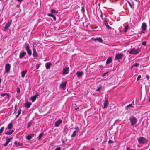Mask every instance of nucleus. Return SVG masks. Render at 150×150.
<instances>
[{
	"label": "nucleus",
	"mask_w": 150,
	"mask_h": 150,
	"mask_svg": "<svg viewBox=\"0 0 150 150\" xmlns=\"http://www.w3.org/2000/svg\"><path fill=\"white\" fill-rule=\"evenodd\" d=\"M105 101L104 103V106L103 108H106L108 104V98L107 97H105Z\"/></svg>",
	"instance_id": "nucleus-11"
},
{
	"label": "nucleus",
	"mask_w": 150,
	"mask_h": 150,
	"mask_svg": "<svg viewBox=\"0 0 150 150\" xmlns=\"http://www.w3.org/2000/svg\"><path fill=\"white\" fill-rule=\"evenodd\" d=\"M149 23H150V21H149Z\"/></svg>",
	"instance_id": "nucleus-64"
},
{
	"label": "nucleus",
	"mask_w": 150,
	"mask_h": 150,
	"mask_svg": "<svg viewBox=\"0 0 150 150\" xmlns=\"http://www.w3.org/2000/svg\"><path fill=\"white\" fill-rule=\"evenodd\" d=\"M16 7L17 8H19V6L18 4H17Z\"/></svg>",
	"instance_id": "nucleus-58"
},
{
	"label": "nucleus",
	"mask_w": 150,
	"mask_h": 150,
	"mask_svg": "<svg viewBox=\"0 0 150 150\" xmlns=\"http://www.w3.org/2000/svg\"><path fill=\"white\" fill-rule=\"evenodd\" d=\"M132 107V104H129V105H127L126 107V109H127L129 107Z\"/></svg>",
	"instance_id": "nucleus-36"
},
{
	"label": "nucleus",
	"mask_w": 150,
	"mask_h": 150,
	"mask_svg": "<svg viewBox=\"0 0 150 150\" xmlns=\"http://www.w3.org/2000/svg\"><path fill=\"white\" fill-rule=\"evenodd\" d=\"M100 66V68L102 67V66H100H100Z\"/></svg>",
	"instance_id": "nucleus-63"
},
{
	"label": "nucleus",
	"mask_w": 150,
	"mask_h": 150,
	"mask_svg": "<svg viewBox=\"0 0 150 150\" xmlns=\"http://www.w3.org/2000/svg\"><path fill=\"white\" fill-rule=\"evenodd\" d=\"M26 53L25 52H23L21 53L19 55V58H21L25 56L26 55Z\"/></svg>",
	"instance_id": "nucleus-19"
},
{
	"label": "nucleus",
	"mask_w": 150,
	"mask_h": 150,
	"mask_svg": "<svg viewBox=\"0 0 150 150\" xmlns=\"http://www.w3.org/2000/svg\"><path fill=\"white\" fill-rule=\"evenodd\" d=\"M40 65H41V64H36V68L37 69H38L39 68L40 66Z\"/></svg>",
	"instance_id": "nucleus-40"
},
{
	"label": "nucleus",
	"mask_w": 150,
	"mask_h": 150,
	"mask_svg": "<svg viewBox=\"0 0 150 150\" xmlns=\"http://www.w3.org/2000/svg\"><path fill=\"white\" fill-rule=\"evenodd\" d=\"M11 68V64H10L8 63L5 65V73H8L9 71Z\"/></svg>",
	"instance_id": "nucleus-6"
},
{
	"label": "nucleus",
	"mask_w": 150,
	"mask_h": 150,
	"mask_svg": "<svg viewBox=\"0 0 150 150\" xmlns=\"http://www.w3.org/2000/svg\"><path fill=\"white\" fill-rule=\"evenodd\" d=\"M146 77L147 80H148L149 79V77L148 75H146Z\"/></svg>",
	"instance_id": "nucleus-53"
},
{
	"label": "nucleus",
	"mask_w": 150,
	"mask_h": 150,
	"mask_svg": "<svg viewBox=\"0 0 150 150\" xmlns=\"http://www.w3.org/2000/svg\"><path fill=\"white\" fill-rule=\"evenodd\" d=\"M15 109H14V112H16V108H17V105H16L15 106Z\"/></svg>",
	"instance_id": "nucleus-44"
},
{
	"label": "nucleus",
	"mask_w": 150,
	"mask_h": 150,
	"mask_svg": "<svg viewBox=\"0 0 150 150\" xmlns=\"http://www.w3.org/2000/svg\"><path fill=\"white\" fill-rule=\"evenodd\" d=\"M21 109H19L18 110V114L20 115L21 113Z\"/></svg>",
	"instance_id": "nucleus-45"
},
{
	"label": "nucleus",
	"mask_w": 150,
	"mask_h": 150,
	"mask_svg": "<svg viewBox=\"0 0 150 150\" xmlns=\"http://www.w3.org/2000/svg\"><path fill=\"white\" fill-rule=\"evenodd\" d=\"M35 135L33 134H31L30 135H28L26 136V138L28 140H30L32 138L34 137Z\"/></svg>",
	"instance_id": "nucleus-16"
},
{
	"label": "nucleus",
	"mask_w": 150,
	"mask_h": 150,
	"mask_svg": "<svg viewBox=\"0 0 150 150\" xmlns=\"http://www.w3.org/2000/svg\"><path fill=\"white\" fill-rule=\"evenodd\" d=\"M6 95H7V93H2L1 94V95L3 97L4 96H6Z\"/></svg>",
	"instance_id": "nucleus-47"
},
{
	"label": "nucleus",
	"mask_w": 150,
	"mask_h": 150,
	"mask_svg": "<svg viewBox=\"0 0 150 150\" xmlns=\"http://www.w3.org/2000/svg\"><path fill=\"white\" fill-rule=\"evenodd\" d=\"M14 144L15 145H16L17 146H22L23 145V143H20L19 142L17 143L16 142H14Z\"/></svg>",
	"instance_id": "nucleus-28"
},
{
	"label": "nucleus",
	"mask_w": 150,
	"mask_h": 150,
	"mask_svg": "<svg viewBox=\"0 0 150 150\" xmlns=\"http://www.w3.org/2000/svg\"><path fill=\"white\" fill-rule=\"evenodd\" d=\"M112 57H110L107 59L106 62V63L107 64H109L112 61Z\"/></svg>",
	"instance_id": "nucleus-26"
},
{
	"label": "nucleus",
	"mask_w": 150,
	"mask_h": 150,
	"mask_svg": "<svg viewBox=\"0 0 150 150\" xmlns=\"http://www.w3.org/2000/svg\"><path fill=\"white\" fill-rule=\"evenodd\" d=\"M55 150H61V148L60 147H59L56 148Z\"/></svg>",
	"instance_id": "nucleus-48"
},
{
	"label": "nucleus",
	"mask_w": 150,
	"mask_h": 150,
	"mask_svg": "<svg viewBox=\"0 0 150 150\" xmlns=\"http://www.w3.org/2000/svg\"><path fill=\"white\" fill-rule=\"evenodd\" d=\"M20 92V88L18 87H17V93H19Z\"/></svg>",
	"instance_id": "nucleus-42"
},
{
	"label": "nucleus",
	"mask_w": 150,
	"mask_h": 150,
	"mask_svg": "<svg viewBox=\"0 0 150 150\" xmlns=\"http://www.w3.org/2000/svg\"><path fill=\"white\" fill-rule=\"evenodd\" d=\"M51 12L52 13H54L55 14H57L58 13V10H56L54 9H52L51 10Z\"/></svg>",
	"instance_id": "nucleus-27"
},
{
	"label": "nucleus",
	"mask_w": 150,
	"mask_h": 150,
	"mask_svg": "<svg viewBox=\"0 0 150 150\" xmlns=\"http://www.w3.org/2000/svg\"><path fill=\"white\" fill-rule=\"evenodd\" d=\"M104 23H105V25L107 29L109 30H111L112 27L109 26L107 21H105V22H104Z\"/></svg>",
	"instance_id": "nucleus-20"
},
{
	"label": "nucleus",
	"mask_w": 150,
	"mask_h": 150,
	"mask_svg": "<svg viewBox=\"0 0 150 150\" xmlns=\"http://www.w3.org/2000/svg\"><path fill=\"white\" fill-rule=\"evenodd\" d=\"M141 78V75H139L137 77V81H138L139 80V79Z\"/></svg>",
	"instance_id": "nucleus-46"
},
{
	"label": "nucleus",
	"mask_w": 150,
	"mask_h": 150,
	"mask_svg": "<svg viewBox=\"0 0 150 150\" xmlns=\"http://www.w3.org/2000/svg\"><path fill=\"white\" fill-rule=\"evenodd\" d=\"M109 143H112V141L110 140H109L108 142Z\"/></svg>",
	"instance_id": "nucleus-55"
},
{
	"label": "nucleus",
	"mask_w": 150,
	"mask_h": 150,
	"mask_svg": "<svg viewBox=\"0 0 150 150\" xmlns=\"http://www.w3.org/2000/svg\"><path fill=\"white\" fill-rule=\"evenodd\" d=\"M82 8L81 11L83 12H84V11H85V9H84V7H82V8Z\"/></svg>",
	"instance_id": "nucleus-50"
},
{
	"label": "nucleus",
	"mask_w": 150,
	"mask_h": 150,
	"mask_svg": "<svg viewBox=\"0 0 150 150\" xmlns=\"http://www.w3.org/2000/svg\"><path fill=\"white\" fill-rule=\"evenodd\" d=\"M13 137H11L9 138L8 139H6V142H8V143H9V142L11 141Z\"/></svg>",
	"instance_id": "nucleus-32"
},
{
	"label": "nucleus",
	"mask_w": 150,
	"mask_h": 150,
	"mask_svg": "<svg viewBox=\"0 0 150 150\" xmlns=\"http://www.w3.org/2000/svg\"><path fill=\"white\" fill-rule=\"evenodd\" d=\"M131 126H133L137 122V119L134 116H131L129 118Z\"/></svg>",
	"instance_id": "nucleus-1"
},
{
	"label": "nucleus",
	"mask_w": 150,
	"mask_h": 150,
	"mask_svg": "<svg viewBox=\"0 0 150 150\" xmlns=\"http://www.w3.org/2000/svg\"><path fill=\"white\" fill-rule=\"evenodd\" d=\"M13 130H10L9 131H7L5 132V134L7 135H10L13 132Z\"/></svg>",
	"instance_id": "nucleus-21"
},
{
	"label": "nucleus",
	"mask_w": 150,
	"mask_h": 150,
	"mask_svg": "<svg viewBox=\"0 0 150 150\" xmlns=\"http://www.w3.org/2000/svg\"><path fill=\"white\" fill-rule=\"evenodd\" d=\"M100 17H101L102 19L103 20L104 22H105V17H106L105 15H103L102 12L101 11L100 12Z\"/></svg>",
	"instance_id": "nucleus-23"
},
{
	"label": "nucleus",
	"mask_w": 150,
	"mask_h": 150,
	"mask_svg": "<svg viewBox=\"0 0 150 150\" xmlns=\"http://www.w3.org/2000/svg\"><path fill=\"white\" fill-rule=\"evenodd\" d=\"M47 15L49 16L52 17L55 21L56 19V18L55 16L53 14L49 13L47 14Z\"/></svg>",
	"instance_id": "nucleus-24"
},
{
	"label": "nucleus",
	"mask_w": 150,
	"mask_h": 150,
	"mask_svg": "<svg viewBox=\"0 0 150 150\" xmlns=\"http://www.w3.org/2000/svg\"><path fill=\"white\" fill-rule=\"evenodd\" d=\"M27 72V71L26 70H23L22 71L21 74L22 77L23 78L25 77Z\"/></svg>",
	"instance_id": "nucleus-22"
},
{
	"label": "nucleus",
	"mask_w": 150,
	"mask_h": 150,
	"mask_svg": "<svg viewBox=\"0 0 150 150\" xmlns=\"http://www.w3.org/2000/svg\"><path fill=\"white\" fill-rule=\"evenodd\" d=\"M75 129H76V131H78V132L79 128L78 126L76 127L75 128Z\"/></svg>",
	"instance_id": "nucleus-49"
},
{
	"label": "nucleus",
	"mask_w": 150,
	"mask_h": 150,
	"mask_svg": "<svg viewBox=\"0 0 150 150\" xmlns=\"http://www.w3.org/2000/svg\"><path fill=\"white\" fill-rule=\"evenodd\" d=\"M4 127H2L0 129V133H1L3 131L4 129Z\"/></svg>",
	"instance_id": "nucleus-39"
},
{
	"label": "nucleus",
	"mask_w": 150,
	"mask_h": 150,
	"mask_svg": "<svg viewBox=\"0 0 150 150\" xmlns=\"http://www.w3.org/2000/svg\"><path fill=\"white\" fill-rule=\"evenodd\" d=\"M128 25H127V26L125 27L124 29V32H126L128 30Z\"/></svg>",
	"instance_id": "nucleus-34"
},
{
	"label": "nucleus",
	"mask_w": 150,
	"mask_h": 150,
	"mask_svg": "<svg viewBox=\"0 0 150 150\" xmlns=\"http://www.w3.org/2000/svg\"><path fill=\"white\" fill-rule=\"evenodd\" d=\"M91 39L95 41H98L99 42L102 43L103 42V40L100 37L97 38H91Z\"/></svg>",
	"instance_id": "nucleus-12"
},
{
	"label": "nucleus",
	"mask_w": 150,
	"mask_h": 150,
	"mask_svg": "<svg viewBox=\"0 0 150 150\" xmlns=\"http://www.w3.org/2000/svg\"><path fill=\"white\" fill-rule=\"evenodd\" d=\"M67 83V81L62 83L60 85V88L63 89H65Z\"/></svg>",
	"instance_id": "nucleus-15"
},
{
	"label": "nucleus",
	"mask_w": 150,
	"mask_h": 150,
	"mask_svg": "<svg viewBox=\"0 0 150 150\" xmlns=\"http://www.w3.org/2000/svg\"><path fill=\"white\" fill-rule=\"evenodd\" d=\"M139 64L138 63H135L132 66V67H138L139 66Z\"/></svg>",
	"instance_id": "nucleus-35"
},
{
	"label": "nucleus",
	"mask_w": 150,
	"mask_h": 150,
	"mask_svg": "<svg viewBox=\"0 0 150 150\" xmlns=\"http://www.w3.org/2000/svg\"><path fill=\"white\" fill-rule=\"evenodd\" d=\"M123 57V54L121 53H118L117 54L115 57V60H117L120 62L119 60L121 59Z\"/></svg>",
	"instance_id": "nucleus-4"
},
{
	"label": "nucleus",
	"mask_w": 150,
	"mask_h": 150,
	"mask_svg": "<svg viewBox=\"0 0 150 150\" xmlns=\"http://www.w3.org/2000/svg\"><path fill=\"white\" fill-rule=\"evenodd\" d=\"M146 27H147V25L146 23H142V26H141V28L142 30L145 31H146L147 29H146Z\"/></svg>",
	"instance_id": "nucleus-13"
},
{
	"label": "nucleus",
	"mask_w": 150,
	"mask_h": 150,
	"mask_svg": "<svg viewBox=\"0 0 150 150\" xmlns=\"http://www.w3.org/2000/svg\"><path fill=\"white\" fill-rule=\"evenodd\" d=\"M126 150H134V149H131L130 147H128L127 148Z\"/></svg>",
	"instance_id": "nucleus-52"
},
{
	"label": "nucleus",
	"mask_w": 150,
	"mask_h": 150,
	"mask_svg": "<svg viewBox=\"0 0 150 150\" xmlns=\"http://www.w3.org/2000/svg\"><path fill=\"white\" fill-rule=\"evenodd\" d=\"M32 124L31 121H30L28 123L27 128H29L31 126Z\"/></svg>",
	"instance_id": "nucleus-33"
},
{
	"label": "nucleus",
	"mask_w": 150,
	"mask_h": 150,
	"mask_svg": "<svg viewBox=\"0 0 150 150\" xmlns=\"http://www.w3.org/2000/svg\"><path fill=\"white\" fill-rule=\"evenodd\" d=\"M69 72V68L68 67H66L64 68L62 72V74L64 75L68 74Z\"/></svg>",
	"instance_id": "nucleus-7"
},
{
	"label": "nucleus",
	"mask_w": 150,
	"mask_h": 150,
	"mask_svg": "<svg viewBox=\"0 0 150 150\" xmlns=\"http://www.w3.org/2000/svg\"><path fill=\"white\" fill-rule=\"evenodd\" d=\"M62 123V120L61 119H59L58 120L56 121L54 123V126L55 127H58L60 124Z\"/></svg>",
	"instance_id": "nucleus-10"
},
{
	"label": "nucleus",
	"mask_w": 150,
	"mask_h": 150,
	"mask_svg": "<svg viewBox=\"0 0 150 150\" xmlns=\"http://www.w3.org/2000/svg\"><path fill=\"white\" fill-rule=\"evenodd\" d=\"M102 86L101 85L99 87H98V88L96 90V91H100L101 88Z\"/></svg>",
	"instance_id": "nucleus-37"
},
{
	"label": "nucleus",
	"mask_w": 150,
	"mask_h": 150,
	"mask_svg": "<svg viewBox=\"0 0 150 150\" xmlns=\"http://www.w3.org/2000/svg\"><path fill=\"white\" fill-rule=\"evenodd\" d=\"M50 146H54V145H53V144H50Z\"/></svg>",
	"instance_id": "nucleus-62"
},
{
	"label": "nucleus",
	"mask_w": 150,
	"mask_h": 150,
	"mask_svg": "<svg viewBox=\"0 0 150 150\" xmlns=\"http://www.w3.org/2000/svg\"><path fill=\"white\" fill-rule=\"evenodd\" d=\"M148 101L150 102V97L149 98V99L148 100Z\"/></svg>",
	"instance_id": "nucleus-61"
},
{
	"label": "nucleus",
	"mask_w": 150,
	"mask_h": 150,
	"mask_svg": "<svg viewBox=\"0 0 150 150\" xmlns=\"http://www.w3.org/2000/svg\"><path fill=\"white\" fill-rule=\"evenodd\" d=\"M33 44V56L34 57H38V54L37 53L35 47H36V46H34V45L35 44L36 45V43L35 42H34Z\"/></svg>",
	"instance_id": "nucleus-3"
},
{
	"label": "nucleus",
	"mask_w": 150,
	"mask_h": 150,
	"mask_svg": "<svg viewBox=\"0 0 150 150\" xmlns=\"http://www.w3.org/2000/svg\"><path fill=\"white\" fill-rule=\"evenodd\" d=\"M79 109V107H77L75 109V110H77V109Z\"/></svg>",
	"instance_id": "nucleus-60"
},
{
	"label": "nucleus",
	"mask_w": 150,
	"mask_h": 150,
	"mask_svg": "<svg viewBox=\"0 0 150 150\" xmlns=\"http://www.w3.org/2000/svg\"><path fill=\"white\" fill-rule=\"evenodd\" d=\"M89 150H94V148H92L89 149Z\"/></svg>",
	"instance_id": "nucleus-59"
},
{
	"label": "nucleus",
	"mask_w": 150,
	"mask_h": 150,
	"mask_svg": "<svg viewBox=\"0 0 150 150\" xmlns=\"http://www.w3.org/2000/svg\"><path fill=\"white\" fill-rule=\"evenodd\" d=\"M126 1H127L128 3L129 4V6L131 7V8H132V5L130 3V2L129 1H127V0H126Z\"/></svg>",
	"instance_id": "nucleus-41"
},
{
	"label": "nucleus",
	"mask_w": 150,
	"mask_h": 150,
	"mask_svg": "<svg viewBox=\"0 0 150 150\" xmlns=\"http://www.w3.org/2000/svg\"><path fill=\"white\" fill-rule=\"evenodd\" d=\"M39 94L38 93H37L34 96H32L31 98V99L32 100V102H34L35 100H36V99L37 98V97L39 96Z\"/></svg>",
	"instance_id": "nucleus-14"
},
{
	"label": "nucleus",
	"mask_w": 150,
	"mask_h": 150,
	"mask_svg": "<svg viewBox=\"0 0 150 150\" xmlns=\"http://www.w3.org/2000/svg\"><path fill=\"white\" fill-rule=\"evenodd\" d=\"M23 0H17V1L19 2H21Z\"/></svg>",
	"instance_id": "nucleus-57"
},
{
	"label": "nucleus",
	"mask_w": 150,
	"mask_h": 150,
	"mask_svg": "<svg viewBox=\"0 0 150 150\" xmlns=\"http://www.w3.org/2000/svg\"><path fill=\"white\" fill-rule=\"evenodd\" d=\"M44 133L43 132L40 133L38 137V139L39 140H40L41 137H42Z\"/></svg>",
	"instance_id": "nucleus-30"
},
{
	"label": "nucleus",
	"mask_w": 150,
	"mask_h": 150,
	"mask_svg": "<svg viewBox=\"0 0 150 150\" xmlns=\"http://www.w3.org/2000/svg\"><path fill=\"white\" fill-rule=\"evenodd\" d=\"M142 45H144V46H146V41H143L142 43Z\"/></svg>",
	"instance_id": "nucleus-38"
},
{
	"label": "nucleus",
	"mask_w": 150,
	"mask_h": 150,
	"mask_svg": "<svg viewBox=\"0 0 150 150\" xmlns=\"http://www.w3.org/2000/svg\"><path fill=\"white\" fill-rule=\"evenodd\" d=\"M78 132V131L76 130L74 131L73 132L72 134H71V137H72L75 136L76 135V133Z\"/></svg>",
	"instance_id": "nucleus-31"
},
{
	"label": "nucleus",
	"mask_w": 150,
	"mask_h": 150,
	"mask_svg": "<svg viewBox=\"0 0 150 150\" xmlns=\"http://www.w3.org/2000/svg\"><path fill=\"white\" fill-rule=\"evenodd\" d=\"M13 127V124L11 122L8 125L7 128L9 129H10Z\"/></svg>",
	"instance_id": "nucleus-29"
},
{
	"label": "nucleus",
	"mask_w": 150,
	"mask_h": 150,
	"mask_svg": "<svg viewBox=\"0 0 150 150\" xmlns=\"http://www.w3.org/2000/svg\"><path fill=\"white\" fill-rule=\"evenodd\" d=\"M12 20H11L10 21H9L8 22V23L6 24L5 26L4 27V29L6 30H8L9 28L10 27L11 24L12 23Z\"/></svg>",
	"instance_id": "nucleus-8"
},
{
	"label": "nucleus",
	"mask_w": 150,
	"mask_h": 150,
	"mask_svg": "<svg viewBox=\"0 0 150 150\" xmlns=\"http://www.w3.org/2000/svg\"><path fill=\"white\" fill-rule=\"evenodd\" d=\"M139 142L140 144H144L147 142L146 139L142 137H140L138 139Z\"/></svg>",
	"instance_id": "nucleus-5"
},
{
	"label": "nucleus",
	"mask_w": 150,
	"mask_h": 150,
	"mask_svg": "<svg viewBox=\"0 0 150 150\" xmlns=\"http://www.w3.org/2000/svg\"><path fill=\"white\" fill-rule=\"evenodd\" d=\"M83 73L82 71H78L76 72V75L78 77H81L83 74Z\"/></svg>",
	"instance_id": "nucleus-18"
},
{
	"label": "nucleus",
	"mask_w": 150,
	"mask_h": 150,
	"mask_svg": "<svg viewBox=\"0 0 150 150\" xmlns=\"http://www.w3.org/2000/svg\"><path fill=\"white\" fill-rule=\"evenodd\" d=\"M7 95H6V96H7L8 98V99H9V98L10 97V96H9V94L8 93H7Z\"/></svg>",
	"instance_id": "nucleus-54"
},
{
	"label": "nucleus",
	"mask_w": 150,
	"mask_h": 150,
	"mask_svg": "<svg viewBox=\"0 0 150 150\" xmlns=\"http://www.w3.org/2000/svg\"><path fill=\"white\" fill-rule=\"evenodd\" d=\"M140 50H141L139 48L137 49L133 48L129 51V53L132 54H137L140 52Z\"/></svg>",
	"instance_id": "nucleus-2"
},
{
	"label": "nucleus",
	"mask_w": 150,
	"mask_h": 150,
	"mask_svg": "<svg viewBox=\"0 0 150 150\" xmlns=\"http://www.w3.org/2000/svg\"><path fill=\"white\" fill-rule=\"evenodd\" d=\"M108 72H106V73H104L103 75H102V76L103 77H104L105 76V75H106V74L108 73Z\"/></svg>",
	"instance_id": "nucleus-51"
},
{
	"label": "nucleus",
	"mask_w": 150,
	"mask_h": 150,
	"mask_svg": "<svg viewBox=\"0 0 150 150\" xmlns=\"http://www.w3.org/2000/svg\"><path fill=\"white\" fill-rule=\"evenodd\" d=\"M52 65V63L50 62H47L45 64V67L46 69H49L50 68Z\"/></svg>",
	"instance_id": "nucleus-17"
},
{
	"label": "nucleus",
	"mask_w": 150,
	"mask_h": 150,
	"mask_svg": "<svg viewBox=\"0 0 150 150\" xmlns=\"http://www.w3.org/2000/svg\"><path fill=\"white\" fill-rule=\"evenodd\" d=\"M19 115H20L18 114L16 116V118H18L19 117Z\"/></svg>",
	"instance_id": "nucleus-56"
},
{
	"label": "nucleus",
	"mask_w": 150,
	"mask_h": 150,
	"mask_svg": "<svg viewBox=\"0 0 150 150\" xmlns=\"http://www.w3.org/2000/svg\"><path fill=\"white\" fill-rule=\"evenodd\" d=\"M8 144V143L6 141L5 143L4 144L3 146H7Z\"/></svg>",
	"instance_id": "nucleus-43"
},
{
	"label": "nucleus",
	"mask_w": 150,
	"mask_h": 150,
	"mask_svg": "<svg viewBox=\"0 0 150 150\" xmlns=\"http://www.w3.org/2000/svg\"><path fill=\"white\" fill-rule=\"evenodd\" d=\"M25 49L27 51L28 54L29 56L31 55H32V51L30 49V46L29 45H28L26 46Z\"/></svg>",
	"instance_id": "nucleus-9"
},
{
	"label": "nucleus",
	"mask_w": 150,
	"mask_h": 150,
	"mask_svg": "<svg viewBox=\"0 0 150 150\" xmlns=\"http://www.w3.org/2000/svg\"><path fill=\"white\" fill-rule=\"evenodd\" d=\"M31 103L30 102H27L25 104V106L26 108H29L31 105Z\"/></svg>",
	"instance_id": "nucleus-25"
}]
</instances>
